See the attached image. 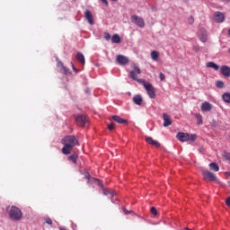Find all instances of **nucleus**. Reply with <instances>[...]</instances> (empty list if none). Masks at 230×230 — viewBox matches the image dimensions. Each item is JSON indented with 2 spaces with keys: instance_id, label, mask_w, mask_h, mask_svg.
Returning a JSON list of instances; mask_svg holds the SVG:
<instances>
[{
  "instance_id": "obj_1",
  "label": "nucleus",
  "mask_w": 230,
  "mask_h": 230,
  "mask_svg": "<svg viewBox=\"0 0 230 230\" xmlns=\"http://www.w3.org/2000/svg\"><path fill=\"white\" fill-rule=\"evenodd\" d=\"M61 143L64 145L62 154L65 155H69L74 146L78 145V138H76L75 136H66L62 138Z\"/></svg>"
},
{
  "instance_id": "obj_2",
  "label": "nucleus",
  "mask_w": 230,
  "mask_h": 230,
  "mask_svg": "<svg viewBox=\"0 0 230 230\" xmlns=\"http://www.w3.org/2000/svg\"><path fill=\"white\" fill-rule=\"evenodd\" d=\"M7 211L9 213L11 220H14L17 222L21 220V218H22V211L21 210V208L15 206L11 207L10 208H7Z\"/></svg>"
},
{
  "instance_id": "obj_3",
  "label": "nucleus",
  "mask_w": 230,
  "mask_h": 230,
  "mask_svg": "<svg viewBox=\"0 0 230 230\" xmlns=\"http://www.w3.org/2000/svg\"><path fill=\"white\" fill-rule=\"evenodd\" d=\"M138 82L145 87L149 98H151V100H155L157 94L155 93V88L154 87V85H152V84L146 82V80H139Z\"/></svg>"
},
{
  "instance_id": "obj_4",
  "label": "nucleus",
  "mask_w": 230,
  "mask_h": 230,
  "mask_svg": "<svg viewBox=\"0 0 230 230\" xmlns=\"http://www.w3.org/2000/svg\"><path fill=\"white\" fill-rule=\"evenodd\" d=\"M176 137L181 143H186V141H195V139H197V135H190L189 133L179 132L177 133Z\"/></svg>"
},
{
  "instance_id": "obj_5",
  "label": "nucleus",
  "mask_w": 230,
  "mask_h": 230,
  "mask_svg": "<svg viewBox=\"0 0 230 230\" xmlns=\"http://www.w3.org/2000/svg\"><path fill=\"white\" fill-rule=\"evenodd\" d=\"M202 177L204 181H209V182H215V181H217V176L215 175V173L211 172V171L208 170L202 171Z\"/></svg>"
},
{
  "instance_id": "obj_6",
  "label": "nucleus",
  "mask_w": 230,
  "mask_h": 230,
  "mask_svg": "<svg viewBox=\"0 0 230 230\" xmlns=\"http://www.w3.org/2000/svg\"><path fill=\"white\" fill-rule=\"evenodd\" d=\"M75 123L78 125V127H85L89 120L87 119V117L85 115H75Z\"/></svg>"
},
{
  "instance_id": "obj_7",
  "label": "nucleus",
  "mask_w": 230,
  "mask_h": 230,
  "mask_svg": "<svg viewBox=\"0 0 230 230\" xmlns=\"http://www.w3.org/2000/svg\"><path fill=\"white\" fill-rule=\"evenodd\" d=\"M137 75H141V69L139 68V66H134L133 70L130 71L129 73V77L131 78V80H135V82H137L139 84V80H145V79H139L137 78Z\"/></svg>"
},
{
  "instance_id": "obj_8",
  "label": "nucleus",
  "mask_w": 230,
  "mask_h": 230,
  "mask_svg": "<svg viewBox=\"0 0 230 230\" xmlns=\"http://www.w3.org/2000/svg\"><path fill=\"white\" fill-rule=\"evenodd\" d=\"M131 22L138 26V28H145V20L141 16L132 15L131 16Z\"/></svg>"
},
{
  "instance_id": "obj_9",
  "label": "nucleus",
  "mask_w": 230,
  "mask_h": 230,
  "mask_svg": "<svg viewBox=\"0 0 230 230\" xmlns=\"http://www.w3.org/2000/svg\"><path fill=\"white\" fill-rule=\"evenodd\" d=\"M116 60H117L118 64H119V66H127V64H128V62H129L128 58H127L123 55L117 56Z\"/></svg>"
},
{
  "instance_id": "obj_10",
  "label": "nucleus",
  "mask_w": 230,
  "mask_h": 230,
  "mask_svg": "<svg viewBox=\"0 0 230 230\" xmlns=\"http://www.w3.org/2000/svg\"><path fill=\"white\" fill-rule=\"evenodd\" d=\"M214 17L216 22H224V21H226V14L222 12H216Z\"/></svg>"
},
{
  "instance_id": "obj_11",
  "label": "nucleus",
  "mask_w": 230,
  "mask_h": 230,
  "mask_svg": "<svg viewBox=\"0 0 230 230\" xmlns=\"http://www.w3.org/2000/svg\"><path fill=\"white\" fill-rule=\"evenodd\" d=\"M84 17H85L87 22L91 24V26H93V24H94V18H93V13H91L90 10H86L84 12Z\"/></svg>"
},
{
  "instance_id": "obj_12",
  "label": "nucleus",
  "mask_w": 230,
  "mask_h": 230,
  "mask_svg": "<svg viewBox=\"0 0 230 230\" xmlns=\"http://www.w3.org/2000/svg\"><path fill=\"white\" fill-rule=\"evenodd\" d=\"M213 110V105L209 103L208 102H204L201 104V111L202 112H210V111Z\"/></svg>"
},
{
  "instance_id": "obj_13",
  "label": "nucleus",
  "mask_w": 230,
  "mask_h": 230,
  "mask_svg": "<svg viewBox=\"0 0 230 230\" xmlns=\"http://www.w3.org/2000/svg\"><path fill=\"white\" fill-rule=\"evenodd\" d=\"M199 38L201 42H208V31H206L204 29H201L199 32Z\"/></svg>"
},
{
  "instance_id": "obj_14",
  "label": "nucleus",
  "mask_w": 230,
  "mask_h": 230,
  "mask_svg": "<svg viewBox=\"0 0 230 230\" xmlns=\"http://www.w3.org/2000/svg\"><path fill=\"white\" fill-rule=\"evenodd\" d=\"M145 139L148 143V145H151L152 146H155V148H159L161 146V144L154 140L152 137H146Z\"/></svg>"
},
{
  "instance_id": "obj_15",
  "label": "nucleus",
  "mask_w": 230,
  "mask_h": 230,
  "mask_svg": "<svg viewBox=\"0 0 230 230\" xmlns=\"http://www.w3.org/2000/svg\"><path fill=\"white\" fill-rule=\"evenodd\" d=\"M112 119L116 121V123H119V125H127L128 123V120L124 119L118 115L112 116Z\"/></svg>"
},
{
  "instance_id": "obj_16",
  "label": "nucleus",
  "mask_w": 230,
  "mask_h": 230,
  "mask_svg": "<svg viewBox=\"0 0 230 230\" xmlns=\"http://www.w3.org/2000/svg\"><path fill=\"white\" fill-rule=\"evenodd\" d=\"M220 71H221V75H223V76H226V78L230 77V67L229 66H222Z\"/></svg>"
},
{
  "instance_id": "obj_17",
  "label": "nucleus",
  "mask_w": 230,
  "mask_h": 230,
  "mask_svg": "<svg viewBox=\"0 0 230 230\" xmlns=\"http://www.w3.org/2000/svg\"><path fill=\"white\" fill-rule=\"evenodd\" d=\"M164 119V127H170L172 125V119L170 118V115L167 113L163 114Z\"/></svg>"
},
{
  "instance_id": "obj_18",
  "label": "nucleus",
  "mask_w": 230,
  "mask_h": 230,
  "mask_svg": "<svg viewBox=\"0 0 230 230\" xmlns=\"http://www.w3.org/2000/svg\"><path fill=\"white\" fill-rule=\"evenodd\" d=\"M75 58L77 62H80V64L85 66V57H84V54H82L81 52H77Z\"/></svg>"
},
{
  "instance_id": "obj_19",
  "label": "nucleus",
  "mask_w": 230,
  "mask_h": 230,
  "mask_svg": "<svg viewBox=\"0 0 230 230\" xmlns=\"http://www.w3.org/2000/svg\"><path fill=\"white\" fill-rule=\"evenodd\" d=\"M133 102L136 105H142L143 103V97L139 94H137L133 97Z\"/></svg>"
},
{
  "instance_id": "obj_20",
  "label": "nucleus",
  "mask_w": 230,
  "mask_h": 230,
  "mask_svg": "<svg viewBox=\"0 0 230 230\" xmlns=\"http://www.w3.org/2000/svg\"><path fill=\"white\" fill-rule=\"evenodd\" d=\"M111 42L113 44H119L121 42V38L119 37V34H114L112 37H111Z\"/></svg>"
},
{
  "instance_id": "obj_21",
  "label": "nucleus",
  "mask_w": 230,
  "mask_h": 230,
  "mask_svg": "<svg viewBox=\"0 0 230 230\" xmlns=\"http://www.w3.org/2000/svg\"><path fill=\"white\" fill-rule=\"evenodd\" d=\"M151 58L152 60H154L155 62H157V60H159V52L156 50H153L151 52Z\"/></svg>"
},
{
  "instance_id": "obj_22",
  "label": "nucleus",
  "mask_w": 230,
  "mask_h": 230,
  "mask_svg": "<svg viewBox=\"0 0 230 230\" xmlns=\"http://www.w3.org/2000/svg\"><path fill=\"white\" fill-rule=\"evenodd\" d=\"M207 67H211L212 69H215V71H218L220 69V66H218V65L215 64L214 62L207 63Z\"/></svg>"
},
{
  "instance_id": "obj_23",
  "label": "nucleus",
  "mask_w": 230,
  "mask_h": 230,
  "mask_svg": "<svg viewBox=\"0 0 230 230\" xmlns=\"http://www.w3.org/2000/svg\"><path fill=\"white\" fill-rule=\"evenodd\" d=\"M77 159H78V155L76 153L73 154L68 157V161H71L72 163H74V164H76Z\"/></svg>"
},
{
  "instance_id": "obj_24",
  "label": "nucleus",
  "mask_w": 230,
  "mask_h": 230,
  "mask_svg": "<svg viewBox=\"0 0 230 230\" xmlns=\"http://www.w3.org/2000/svg\"><path fill=\"white\" fill-rule=\"evenodd\" d=\"M223 98V102H225L226 103H230V93H225L222 95Z\"/></svg>"
},
{
  "instance_id": "obj_25",
  "label": "nucleus",
  "mask_w": 230,
  "mask_h": 230,
  "mask_svg": "<svg viewBox=\"0 0 230 230\" xmlns=\"http://www.w3.org/2000/svg\"><path fill=\"white\" fill-rule=\"evenodd\" d=\"M209 168L210 170H213V172H218V170H220V167L218 166V164H217V163L209 164Z\"/></svg>"
},
{
  "instance_id": "obj_26",
  "label": "nucleus",
  "mask_w": 230,
  "mask_h": 230,
  "mask_svg": "<svg viewBox=\"0 0 230 230\" xmlns=\"http://www.w3.org/2000/svg\"><path fill=\"white\" fill-rule=\"evenodd\" d=\"M216 86L217 87V89H224V87H226V84L224 83V81H217Z\"/></svg>"
},
{
  "instance_id": "obj_27",
  "label": "nucleus",
  "mask_w": 230,
  "mask_h": 230,
  "mask_svg": "<svg viewBox=\"0 0 230 230\" xmlns=\"http://www.w3.org/2000/svg\"><path fill=\"white\" fill-rule=\"evenodd\" d=\"M195 118L198 121V125H202L203 121H202V115H200V113H196L195 114Z\"/></svg>"
},
{
  "instance_id": "obj_28",
  "label": "nucleus",
  "mask_w": 230,
  "mask_h": 230,
  "mask_svg": "<svg viewBox=\"0 0 230 230\" xmlns=\"http://www.w3.org/2000/svg\"><path fill=\"white\" fill-rule=\"evenodd\" d=\"M59 64H60L65 75H70L71 74V72H69V69H67V67L64 66V64L62 62H59Z\"/></svg>"
},
{
  "instance_id": "obj_29",
  "label": "nucleus",
  "mask_w": 230,
  "mask_h": 230,
  "mask_svg": "<svg viewBox=\"0 0 230 230\" xmlns=\"http://www.w3.org/2000/svg\"><path fill=\"white\" fill-rule=\"evenodd\" d=\"M45 222H46V224H49V226L53 225V220H51V218H49V217H45Z\"/></svg>"
},
{
  "instance_id": "obj_30",
  "label": "nucleus",
  "mask_w": 230,
  "mask_h": 230,
  "mask_svg": "<svg viewBox=\"0 0 230 230\" xmlns=\"http://www.w3.org/2000/svg\"><path fill=\"white\" fill-rule=\"evenodd\" d=\"M159 78L161 82H164V80H166V75H164V73H160Z\"/></svg>"
},
{
  "instance_id": "obj_31",
  "label": "nucleus",
  "mask_w": 230,
  "mask_h": 230,
  "mask_svg": "<svg viewBox=\"0 0 230 230\" xmlns=\"http://www.w3.org/2000/svg\"><path fill=\"white\" fill-rule=\"evenodd\" d=\"M151 213H152V215L156 217V215H157V208H155V207H152L151 208Z\"/></svg>"
},
{
  "instance_id": "obj_32",
  "label": "nucleus",
  "mask_w": 230,
  "mask_h": 230,
  "mask_svg": "<svg viewBox=\"0 0 230 230\" xmlns=\"http://www.w3.org/2000/svg\"><path fill=\"white\" fill-rule=\"evenodd\" d=\"M105 40H111V34L109 32H104Z\"/></svg>"
},
{
  "instance_id": "obj_33",
  "label": "nucleus",
  "mask_w": 230,
  "mask_h": 230,
  "mask_svg": "<svg viewBox=\"0 0 230 230\" xmlns=\"http://www.w3.org/2000/svg\"><path fill=\"white\" fill-rule=\"evenodd\" d=\"M223 157H224L225 159H226L227 161H230V154L225 153V154L223 155Z\"/></svg>"
},
{
  "instance_id": "obj_34",
  "label": "nucleus",
  "mask_w": 230,
  "mask_h": 230,
  "mask_svg": "<svg viewBox=\"0 0 230 230\" xmlns=\"http://www.w3.org/2000/svg\"><path fill=\"white\" fill-rule=\"evenodd\" d=\"M114 123L108 124V130H114Z\"/></svg>"
},
{
  "instance_id": "obj_35",
  "label": "nucleus",
  "mask_w": 230,
  "mask_h": 230,
  "mask_svg": "<svg viewBox=\"0 0 230 230\" xmlns=\"http://www.w3.org/2000/svg\"><path fill=\"white\" fill-rule=\"evenodd\" d=\"M193 22H195V18H193V16H190L189 24H193Z\"/></svg>"
},
{
  "instance_id": "obj_36",
  "label": "nucleus",
  "mask_w": 230,
  "mask_h": 230,
  "mask_svg": "<svg viewBox=\"0 0 230 230\" xmlns=\"http://www.w3.org/2000/svg\"><path fill=\"white\" fill-rule=\"evenodd\" d=\"M101 1H102V3H103L104 4H106V6L109 5V2H108L107 0H101Z\"/></svg>"
},
{
  "instance_id": "obj_37",
  "label": "nucleus",
  "mask_w": 230,
  "mask_h": 230,
  "mask_svg": "<svg viewBox=\"0 0 230 230\" xmlns=\"http://www.w3.org/2000/svg\"><path fill=\"white\" fill-rule=\"evenodd\" d=\"M72 64V68L74 69V71H75V73H78V69H76V67H75V65L73 63Z\"/></svg>"
},
{
  "instance_id": "obj_38",
  "label": "nucleus",
  "mask_w": 230,
  "mask_h": 230,
  "mask_svg": "<svg viewBox=\"0 0 230 230\" xmlns=\"http://www.w3.org/2000/svg\"><path fill=\"white\" fill-rule=\"evenodd\" d=\"M103 194H104V195H109V194H111V191H109V190H103Z\"/></svg>"
},
{
  "instance_id": "obj_39",
  "label": "nucleus",
  "mask_w": 230,
  "mask_h": 230,
  "mask_svg": "<svg viewBox=\"0 0 230 230\" xmlns=\"http://www.w3.org/2000/svg\"><path fill=\"white\" fill-rule=\"evenodd\" d=\"M124 213H125L126 215H128V210H127V209L124 208Z\"/></svg>"
},
{
  "instance_id": "obj_40",
  "label": "nucleus",
  "mask_w": 230,
  "mask_h": 230,
  "mask_svg": "<svg viewBox=\"0 0 230 230\" xmlns=\"http://www.w3.org/2000/svg\"><path fill=\"white\" fill-rule=\"evenodd\" d=\"M99 186H102V187H103V185L99 181Z\"/></svg>"
},
{
  "instance_id": "obj_41",
  "label": "nucleus",
  "mask_w": 230,
  "mask_h": 230,
  "mask_svg": "<svg viewBox=\"0 0 230 230\" xmlns=\"http://www.w3.org/2000/svg\"><path fill=\"white\" fill-rule=\"evenodd\" d=\"M228 35H229V37H230V28H229V30H228Z\"/></svg>"
},
{
  "instance_id": "obj_42",
  "label": "nucleus",
  "mask_w": 230,
  "mask_h": 230,
  "mask_svg": "<svg viewBox=\"0 0 230 230\" xmlns=\"http://www.w3.org/2000/svg\"><path fill=\"white\" fill-rule=\"evenodd\" d=\"M226 1H227V3H229V2H230V0H226Z\"/></svg>"
}]
</instances>
